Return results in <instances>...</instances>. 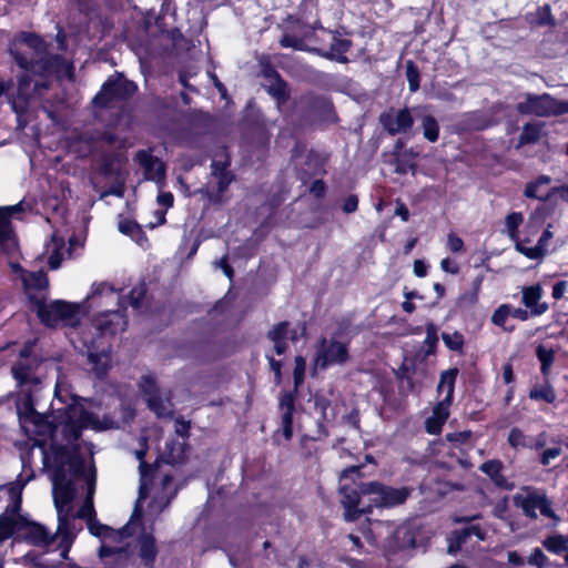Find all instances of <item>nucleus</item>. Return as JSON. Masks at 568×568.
Returning a JSON list of instances; mask_svg holds the SVG:
<instances>
[{
  "label": "nucleus",
  "mask_w": 568,
  "mask_h": 568,
  "mask_svg": "<svg viewBox=\"0 0 568 568\" xmlns=\"http://www.w3.org/2000/svg\"><path fill=\"white\" fill-rule=\"evenodd\" d=\"M31 344L20 352V359L12 367V374L21 388L17 409L19 422L24 433L33 437L36 443L28 456L22 457L23 473L18 479L0 486V500L7 496L9 504L2 516H13L20 509L21 494L26 484L33 478L31 458L37 454L42 469L48 473L52 483V496L58 514V532H64L71 519V501L75 496L74 479L84 471V466L92 458V445L81 440L84 429L102 432L120 428L134 417L130 405L121 408L119 417L103 415L101 407L92 400L75 396L69 383L58 377L54 398L49 415L36 409L38 393L41 389L37 374L39 364L30 357Z\"/></svg>",
  "instance_id": "1"
},
{
  "label": "nucleus",
  "mask_w": 568,
  "mask_h": 568,
  "mask_svg": "<svg viewBox=\"0 0 568 568\" xmlns=\"http://www.w3.org/2000/svg\"><path fill=\"white\" fill-rule=\"evenodd\" d=\"M145 456L144 449H138L135 450V457L140 460V476H141V484H140V493L138 503L134 509V513L129 521V524L121 530L115 531L112 528L99 524L94 519V507H93V496L95 493V470H90V473L87 475V486L88 491L85 496V500L83 506L78 510L77 517L85 519L88 523L89 530L92 535L99 537L102 539V545L99 549V556L101 558L111 557L114 556L116 561H120L121 559L126 557L125 550L120 548H114L110 541L112 540H122L124 537L130 536L131 529L135 525V520L140 517V510L142 507V503L146 497H149L151 489L149 488V473L152 471V467L149 466L143 462V458Z\"/></svg>",
  "instance_id": "2"
},
{
  "label": "nucleus",
  "mask_w": 568,
  "mask_h": 568,
  "mask_svg": "<svg viewBox=\"0 0 568 568\" xmlns=\"http://www.w3.org/2000/svg\"><path fill=\"white\" fill-rule=\"evenodd\" d=\"M359 466H352L341 475V503L347 521L355 520L359 514L369 511L372 507L397 506L408 497L406 488H390L378 483L357 481L355 478H359Z\"/></svg>",
  "instance_id": "3"
},
{
  "label": "nucleus",
  "mask_w": 568,
  "mask_h": 568,
  "mask_svg": "<svg viewBox=\"0 0 568 568\" xmlns=\"http://www.w3.org/2000/svg\"><path fill=\"white\" fill-rule=\"evenodd\" d=\"M11 54L17 64L24 70L18 81V94L23 100L41 97L42 91L49 85L48 81L34 80L31 75L39 74L44 78L53 71V63L64 64L58 57L49 59L42 39L31 33L21 37L20 48L11 49Z\"/></svg>",
  "instance_id": "4"
},
{
  "label": "nucleus",
  "mask_w": 568,
  "mask_h": 568,
  "mask_svg": "<svg viewBox=\"0 0 568 568\" xmlns=\"http://www.w3.org/2000/svg\"><path fill=\"white\" fill-rule=\"evenodd\" d=\"M88 301L91 306H118V310L100 312L95 317L93 325L101 335H113L125 328L126 320L122 312L124 301L120 297L119 290L105 282L93 284Z\"/></svg>",
  "instance_id": "5"
},
{
  "label": "nucleus",
  "mask_w": 568,
  "mask_h": 568,
  "mask_svg": "<svg viewBox=\"0 0 568 568\" xmlns=\"http://www.w3.org/2000/svg\"><path fill=\"white\" fill-rule=\"evenodd\" d=\"M34 306L41 322L49 327L74 326L80 318L81 307L79 304L60 300L45 303L42 298L36 300Z\"/></svg>",
  "instance_id": "6"
},
{
  "label": "nucleus",
  "mask_w": 568,
  "mask_h": 568,
  "mask_svg": "<svg viewBox=\"0 0 568 568\" xmlns=\"http://www.w3.org/2000/svg\"><path fill=\"white\" fill-rule=\"evenodd\" d=\"M520 114L550 116L565 113L564 102H558L550 94L525 93L516 105Z\"/></svg>",
  "instance_id": "7"
},
{
  "label": "nucleus",
  "mask_w": 568,
  "mask_h": 568,
  "mask_svg": "<svg viewBox=\"0 0 568 568\" xmlns=\"http://www.w3.org/2000/svg\"><path fill=\"white\" fill-rule=\"evenodd\" d=\"M514 501L530 518H537V510H539L541 515L554 519L556 523L559 520L552 511L546 495L532 488H524L518 491L514 496Z\"/></svg>",
  "instance_id": "8"
},
{
  "label": "nucleus",
  "mask_w": 568,
  "mask_h": 568,
  "mask_svg": "<svg viewBox=\"0 0 568 568\" xmlns=\"http://www.w3.org/2000/svg\"><path fill=\"white\" fill-rule=\"evenodd\" d=\"M348 358V349L345 343L335 338H323L316 347L315 367L326 368L329 365L344 364Z\"/></svg>",
  "instance_id": "9"
},
{
  "label": "nucleus",
  "mask_w": 568,
  "mask_h": 568,
  "mask_svg": "<svg viewBox=\"0 0 568 568\" xmlns=\"http://www.w3.org/2000/svg\"><path fill=\"white\" fill-rule=\"evenodd\" d=\"M174 437L165 442L161 449V458L168 464H178L185 458V440L187 438L190 424L184 420H174Z\"/></svg>",
  "instance_id": "10"
},
{
  "label": "nucleus",
  "mask_w": 568,
  "mask_h": 568,
  "mask_svg": "<svg viewBox=\"0 0 568 568\" xmlns=\"http://www.w3.org/2000/svg\"><path fill=\"white\" fill-rule=\"evenodd\" d=\"M24 210L23 202L0 206V253L10 254L17 250V240L9 219L18 217Z\"/></svg>",
  "instance_id": "11"
},
{
  "label": "nucleus",
  "mask_w": 568,
  "mask_h": 568,
  "mask_svg": "<svg viewBox=\"0 0 568 568\" xmlns=\"http://www.w3.org/2000/svg\"><path fill=\"white\" fill-rule=\"evenodd\" d=\"M136 87L133 82L122 77L109 79L101 91L94 97L93 103L99 106H106L115 100H122L132 94Z\"/></svg>",
  "instance_id": "12"
},
{
  "label": "nucleus",
  "mask_w": 568,
  "mask_h": 568,
  "mask_svg": "<svg viewBox=\"0 0 568 568\" xmlns=\"http://www.w3.org/2000/svg\"><path fill=\"white\" fill-rule=\"evenodd\" d=\"M134 161L143 169L144 179L154 182L159 189L165 185V165L159 159L153 156L149 151L141 150Z\"/></svg>",
  "instance_id": "13"
},
{
  "label": "nucleus",
  "mask_w": 568,
  "mask_h": 568,
  "mask_svg": "<svg viewBox=\"0 0 568 568\" xmlns=\"http://www.w3.org/2000/svg\"><path fill=\"white\" fill-rule=\"evenodd\" d=\"M8 517L17 523L13 534H20L30 544L36 546L45 547L51 544L52 537L43 526L26 521L20 518L17 513L13 516Z\"/></svg>",
  "instance_id": "14"
},
{
  "label": "nucleus",
  "mask_w": 568,
  "mask_h": 568,
  "mask_svg": "<svg viewBox=\"0 0 568 568\" xmlns=\"http://www.w3.org/2000/svg\"><path fill=\"white\" fill-rule=\"evenodd\" d=\"M140 388L145 396L148 406L159 417L168 416L171 413V404L168 399L163 400L159 395L155 379L151 375H145L140 381Z\"/></svg>",
  "instance_id": "15"
},
{
  "label": "nucleus",
  "mask_w": 568,
  "mask_h": 568,
  "mask_svg": "<svg viewBox=\"0 0 568 568\" xmlns=\"http://www.w3.org/2000/svg\"><path fill=\"white\" fill-rule=\"evenodd\" d=\"M379 121L392 135L407 132L413 125V118L407 109L383 113Z\"/></svg>",
  "instance_id": "16"
},
{
  "label": "nucleus",
  "mask_w": 568,
  "mask_h": 568,
  "mask_svg": "<svg viewBox=\"0 0 568 568\" xmlns=\"http://www.w3.org/2000/svg\"><path fill=\"white\" fill-rule=\"evenodd\" d=\"M551 179L548 175H540L536 180L526 184L524 195L528 199H536L539 201H548L554 194L562 191L568 194V186L566 187H550Z\"/></svg>",
  "instance_id": "17"
},
{
  "label": "nucleus",
  "mask_w": 568,
  "mask_h": 568,
  "mask_svg": "<svg viewBox=\"0 0 568 568\" xmlns=\"http://www.w3.org/2000/svg\"><path fill=\"white\" fill-rule=\"evenodd\" d=\"M542 294L544 290L539 284L524 286L521 288V302L531 316H540L548 311V304L541 302Z\"/></svg>",
  "instance_id": "18"
},
{
  "label": "nucleus",
  "mask_w": 568,
  "mask_h": 568,
  "mask_svg": "<svg viewBox=\"0 0 568 568\" xmlns=\"http://www.w3.org/2000/svg\"><path fill=\"white\" fill-rule=\"evenodd\" d=\"M84 346L88 349V359L91 364V369L97 376H103L111 365L110 352L102 348L98 352V345L95 341H83Z\"/></svg>",
  "instance_id": "19"
},
{
  "label": "nucleus",
  "mask_w": 568,
  "mask_h": 568,
  "mask_svg": "<svg viewBox=\"0 0 568 568\" xmlns=\"http://www.w3.org/2000/svg\"><path fill=\"white\" fill-rule=\"evenodd\" d=\"M22 283L26 290V293L30 301L36 304V300L43 298V290L48 285V278L44 272H30L21 274Z\"/></svg>",
  "instance_id": "20"
},
{
  "label": "nucleus",
  "mask_w": 568,
  "mask_h": 568,
  "mask_svg": "<svg viewBox=\"0 0 568 568\" xmlns=\"http://www.w3.org/2000/svg\"><path fill=\"white\" fill-rule=\"evenodd\" d=\"M45 254L48 255L49 266L52 270L58 268L65 255H70V251L65 248L64 237L53 233L45 246Z\"/></svg>",
  "instance_id": "21"
},
{
  "label": "nucleus",
  "mask_w": 568,
  "mask_h": 568,
  "mask_svg": "<svg viewBox=\"0 0 568 568\" xmlns=\"http://www.w3.org/2000/svg\"><path fill=\"white\" fill-rule=\"evenodd\" d=\"M450 403L440 400L433 409L432 416L426 419L425 428L428 434L437 435L449 416Z\"/></svg>",
  "instance_id": "22"
},
{
  "label": "nucleus",
  "mask_w": 568,
  "mask_h": 568,
  "mask_svg": "<svg viewBox=\"0 0 568 568\" xmlns=\"http://www.w3.org/2000/svg\"><path fill=\"white\" fill-rule=\"evenodd\" d=\"M471 536L477 537L479 540L485 539V531L478 526H470L462 531H456L450 539V544L448 546V552L455 554L462 548V545L466 542L468 538Z\"/></svg>",
  "instance_id": "23"
},
{
  "label": "nucleus",
  "mask_w": 568,
  "mask_h": 568,
  "mask_svg": "<svg viewBox=\"0 0 568 568\" xmlns=\"http://www.w3.org/2000/svg\"><path fill=\"white\" fill-rule=\"evenodd\" d=\"M170 483H171V477L164 476V478L162 479V483H161V485H162L161 497L153 495L152 501L149 505V514L150 515L159 514L162 509H164L170 504V500L172 498L171 491L168 490V486Z\"/></svg>",
  "instance_id": "24"
},
{
  "label": "nucleus",
  "mask_w": 568,
  "mask_h": 568,
  "mask_svg": "<svg viewBox=\"0 0 568 568\" xmlns=\"http://www.w3.org/2000/svg\"><path fill=\"white\" fill-rule=\"evenodd\" d=\"M287 327L288 324L286 322H282L273 327L270 331L268 337L274 343V349L277 355H282L285 353L286 345V336H287Z\"/></svg>",
  "instance_id": "25"
},
{
  "label": "nucleus",
  "mask_w": 568,
  "mask_h": 568,
  "mask_svg": "<svg viewBox=\"0 0 568 568\" xmlns=\"http://www.w3.org/2000/svg\"><path fill=\"white\" fill-rule=\"evenodd\" d=\"M456 376H457L456 368L448 369L440 375V381H439L437 390L439 393H445V397L442 399L443 402L452 404Z\"/></svg>",
  "instance_id": "26"
},
{
  "label": "nucleus",
  "mask_w": 568,
  "mask_h": 568,
  "mask_svg": "<svg viewBox=\"0 0 568 568\" xmlns=\"http://www.w3.org/2000/svg\"><path fill=\"white\" fill-rule=\"evenodd\" d=\"M479 469L487 476H489L497 486L509 488L507 485V480L501 475L503 464L499 460H488L481 464Z\"/></svg>",
  "instance_id": "27"
},
{
  "label": "nucleus",
  "mask_w": 568,
  "mask_h": 568,
  "mask_svg": "<svg viewBox=\"0 0 568 568\" xmlns=\"http://www.w3.org/2000/svg\"><path fill=\"white\" fill-rule=\"evenodd\" d=\"M524 223V214L520 212H511L505 217V234L511 242L520 239L519 226Z\"/></svg>",
  "instance_id": "28"
},
{
  "label": "nucleus",
  "mask_w": 568,
  "mask_h": 568,
  "mask_svg": "<svg viewBox=\"0 0 568 568\" xmlns=\"http://www.w3.org/2000/svg\"><path fill=\"white\" fill-rule=\"evenodd\" d=\"M212 174L217 180V192L222 194L233 181V175L224 163L216 161L212 163Z\"/></svg>",
  "instance_id": "29"
},
{
  "label": "nucleus",
  "mask_w": 568,
  "mask_h": 568,
  "mask_svg": "<svg viewBox=\"0 0 568 568\" xmlns=\"http://www.w3.org/2000/svg\"><path fill=\"white\" fill-rule=\"evenodd\" d=\"M119 231L123 234H126L132 237L139 245L143 246L144 243L148 242L146 237L143 235L140 226L130 220H124L119 223Z\"/></svg>",
  "instance_id": "30"
},
{
  "label": "nucleus",
  "mask_w": 568,
  "mask_h": 568,
  "mask_svg": "<svg viewBox=\"0 0 568 568\" xmlns=\"http://www.w3.org/2000/svg\"><path fill=\"white\" fill-rule=\"evenodd\" d=\"M527 242H529L528 237H525V239L520 237V239L514 241L513 243H514L516 251L529 260H541L546 255L545 252L539 247L538 244H536L535 246L528 247L525 245V243H527Z\"/></svg>",
  "instance_id": "31"
},
{
  "label": "nucleus",
  "mask_w": 568,
  "mask_h": 568,
  "mask_svg": "<svg viewBox=\"0 0 568 568\" xmlns=\"http://www.w3.org/2000/svg\"><path fill=\"white\" fill-rule=\"evenodd\" d=\"M282 407L285 409L282 416V429L283 435L286 440L292 437V413H293V400L291 397H287L282 400Z\"/></svg>",
  "instance_id": "32"
},
{
  "label": "nucleus",
  "mask_w": 568,
  "mask_h": 568,
  "mask_svg": "<svg viewBox=\"0 0 568 568\" xmlns=\"http://www.w3.org/2000/svg\"><path fill=\"white\" fill-rule=\"evenodd\" d=\"M332 39L333 43L325 55L336 61L345 62L344 53L348 50L351 42L346 39H335V37H332Z\"/></svg>",
  "instance_id": "33"
},
{
  "label": "nucleus",
  "mask_w": 568,
  "mask_h": 568,
  "mask_svg": "<svg viewBox=\"0 0 568 568\" xmlns=\"http://www.w3.org/2000/svg\"><path fill=\"white\" fill-rule=\"evenodd\" d=\"M544 547L552 554H561L568 550V537L564 535H554L546 538Z\"/></svg>",
  "instance_id": "34"
},
{
  "label": "nucleus",
  "mask_w": 568,
  "mask_h": 568,
  "mask_svg": "<svg viewBox=\"0 0 568 568\" xmlns=\"http://www.w3.org/2000/svg\"><path fill=\"white\" fill-rule=\"evenodd\" d=\"M541 133V125L538 123H528L524 125L519 136V145H526L538 141Z\"/></svg>",
  "instance_id": "35"
},
{
  "label": "nucleus",
  "mask_w": 568,
  "mask_h": 568,
  "mask_svg": "<svg viewBox=\"0 0 568 568\" xmlns=\"http://www.w3.org/2000/svg\"><path fill=\"white\" fill-rule=\"evenodd\" d=\"M422 128L425 139H427L429 142L437 141L439 126L437 121L432 115H425L423 118Z\"/></svg>",
  "instance_id": "36"
},
{
  "label": "nucleus",
  "mask_w": 568,
  "mask_h": 568,
  "mask_svg": "<svg viewBox=\"0 0 568 568\" xmlns=\"http://www.w3.org/2000/svg\"><path fill=\"white\" fill-rule=\"evenodd\" d=\"M442 338L447 348L455 352H462L464 347V336L462 333L456 331L453 333H443Z\"/></svg>",
  "instance_id": "37"
},
{
  "label": "nucleus",
  "mask_w": 568,
  "mask_h": 568,
  "mask_svg": "<svg viewBox=\"0 0 568 568\" xmlns=\"http://www.w3.org/2000/svg\"><path fill=\"white\" fill-rule=\"evenodd\" d=\"M510 316V305L509 304H501L493 314L491 322L504 328L505 331H511L513 327L507 328L506 322L508 317Z\"/></svg>",
  "instance_id": "38"
},
{
  "label": "nucleus",
  "mask_w": 568,
  "mask_h": 568,
  "mask_svg": "<svg viewBox=\"0 0 568 568\" xmlns=\"http://www.w3.org/2000/svg\"><path fill=\"white\" fill-rule=\"evenodd\" d=\"M267 91L278 102L286 99V84L277 77H274V81L268 85Z\"/></svg>",
  "instance_id": "39"
},
{
  "label": "nucleus",
  "mask_w": 568,
  "mask_h": 568,
  "mask_svg": "<svg viewBox=\"0 0 568 568\" xmlns=\"http://www.w3.org/2000/svg\"><path fill=\"white\" fill-rule=\"evenodd\" d=\"M73 150L84 156L92 150V139L87 135H80L71 144Z\"/></svg>",
  "instance_id": "40"
},
{
  "label": "nucleus",
  "mask_w": 568,
  "mask_h": 568,
  "mask_svg": "<svg viewBox=\"0 0 568 568\" xmlns=\"http://www.w3.org/2000/svg\"><path fill=\"white\" fill-rule=\"evenodd\" d=\"M508 444L513 448H524L527 447L528 444L526 442V436L519 428H511L508 434Z\"/></svg>",
  "instance_id": "41"
},
{
  "label": "nucleus",
  "mask_w": 568,
  "mask_h": 568,
  "mask_svg": "<svg viewBox=\"0 0 568 568\" xmlns=\"http://www.w3.org/2000/svg\"><path fill=\"white\" fill-rule=\"evenodd\" d=\"M529 397L532 399H542L547 403H552L556 398L552 388L549 386L531 389Z\"/></svg>",
  "instance_id": "42"
},
{
  "label": "nucleus",
  "mask_w": 568,
  "mask_h": 568,
  "mask_svg": "<svg viewBox=\"0 0 568 568\" xmlns=\"http://www.w3.org/2000/svg\"><path fill=\"white\" fill-rule=\"evenodd\" d=\"M305 369H306L305 358L302 357V356H296V358H295V367H294V372H293L294 384H295L296 387H298L303 383L304 375H305Z\"/></svg>",
  "instance_id": "43"
},
{
  "label": "nucleus",
  "mask_w": 568,
  "mask_h": 568,
  "mask_svg": "<svg viewBox=\"0 0 568 568\" xmlns=\"http://www.w3.org/2000/svg\"><path fill=\"white\" fill-rule=\"evenodd\" d=\"M447 247L452 253H464L465 244L464 241L455 233L447 235Z\"/></svg>",
  "instance_id": "44"
},
{
  "label": "nucleus",
  "mask_w": 568,
  "mask_h": 568,
  "mask_svg": "<svg viewBox=\"0 0 568 568\" xmlns=\"http://www.w3.org/2000/svg\"><path fill=\"white\" fill-rule=\"evenodd\" d=\"M547 557L546 555L542 552L541 549L539 548H535L530 556L528 557V560L527 562L531 566H536L538 568H544L547 564Z\"/></svg>",
  "instance_id": "45"
},
{
  "label": "nucleus",
  "mask_w": 568,
  "mask_h": 568,
  "mask_svg": "<svg viewBox=\"0 0 568 568\" xmlns=\"http://www.w3.org/2000/svg\"><path fill=\"white\" fill-rule=\"evenodd\" d=\"M551 296L557 301L568 297V278L561 280L552 286Z\"/></svg>",
  "instance_id": "46"
},
{
  "label": "nucleus",
  "mask_w": 568,
  "mask_h": 568,
  "mask_svg": "<svg viewBox=\"0 0 568 568\" xmlns=\"http://www.w3.org/2000/svg\"><path fill=\"white\" fill-rule=\"evenodd\" d=\"M438 336H437V327L433 323H428L426 325V338L425 344L429 348H434L437 345Z\"/></svg>",
  "instance_id": "47"
},
{
  "label": "nucleus",
  "mask_w": 568,
  "mask_h": 568,
  "mask_svg": "<svg viewBox=\"0 0 568 568\" xmlns=\"http://www.w3.org/2000/svg\"><path fill=\"white\" fill-rule=\"evenodd\" d=\"M538 358L541 363V371L545 373L554 362V354L549 351H546L541 347L538 348Z\"/></svg>",
  "instance_id": "48"
},
{
  "label": "nucleus",
  "mask_w": 568,
  "mask_h": 568,
  "mask_svg": "<svg viewBox=\"0 0 568 568\" xmlns=\"http://www.w3.org/2000/svg\"><path fill=\"white\" fill-rule=\"evenodd\" d=\"M394 537L396 539L403 538L402 542L397 544L395 548H402L413 542V538L408 534V529L405 526L398 527L395 532Z\"/></svg>",
  "instance_id": "49"
},
{
  "label": "nucleus",
  "mask_w": 568,
  "mask_h": 568,
  "mask_svg": "<svg viewBox=\"0 0 568 568\" xmlns=\"http://www.w3.org/2000/svg\"><path fill=\"white\" fill-rule=\"evenodd\" d=\"M159 190H162V189H159ZM173 202H174V197L171 192H163V191L159 192V194L156 196V203L160 206H163L164 210L168 211L173 205Z\"/></svg>",
  "instance_id": "50"
},
{
  "label": "nucleus",
  "mask_w": 568,
  "mask_h": 568,
  "mask_svg": "<svg viewBox=\"0 0 568 568\" xmlns=\"http://www.w3.org/2000/svg\"><path fill=\"white\" fill-rule=\"evenodd\" d=\"M561 454V448L560 447H552V448H548L546 449L542 455H541V458H540V463L542 465H549L550 462L552 459H556L557 457H559Z\"/></svg>",
  "instance_id": "51"
},
{
  "label": "nucleus",
  "mask_w": 568,
  "mask_h": 568,
  "mask_svg": "<svg viewBox=\"0 0 568 568\" xmlns=\"http://www.w3.org/2000/svg\"><path fill=\"white\" fill-rule=\"evenodd\" d=\"M144 293H145V290L144 287L141 285V286H138V287H134L132 291H131V294H130V304L133 306V307H138L144 296Z\"/></svg>",
  "instance_id": "52"
},
{
  "label": "nucleus",
  "mask_w": 568,
  "mask_h": 568,
  "mask_svg": "<svg viewBox=\"0 0 568 568\" xmlns=\"http://www.w3.org/2000/svg\"><path fill=\"white\" fill-rule=\"evenodd\" d=\"M407 79L410 91H416L418 89V74L410 62L407 64Z\"/></svg>",
  "instance_id": "53"
},
{
  "label": "nucleus",
  "mask_w": 568,
  "mask_h": 568,
  "mask_svg": "<svg viewBox=\"0 0 568 568\" xmlns=\"http://www.w3.org/2000/svg\"><path fill=\"white\" fill-rule=\"evenodd\" d=\"M281 45L282 47H291V48H294V49H297V50H304V45H303V42L302 40H298V39H295L293 37H290V36H284L282 39H281Z\"/></svg>",
  "instance_id": "54"
},
{
  "label": "nucleus",
  "mask_w": 568,
  "mask_h": 568,
  "mask_svg": "<svg viewBox=\"0 0 568 568\" xmlns=\"http://www.w3.org/2000/svg\"><path fill=\"white\" fill-rule=\"evenodd\" d=\"M440 268L445 273L457 274L459 272L458 265L449 257L443 258L440 262Z\"/></svg>",
  "instance_id": "55"
},
{
  "label": "nucleus",
  "mask_w": 568,
  "mask_h": 568,
  "mask_svg": "<svg viewBox=\"0 0 568 568\" xmlns=\"http://www.w3.org/2000/svg\"><path fill=\"white\" fill-rule=\"evenodd\" d=\"M552 236H554V234H552V232H551V231L549 230V227H548V229H546V230L542 232L541 236H540V237H539V240H538V243H537V244H538V245H539V247L545 252V254H546V253H547V251H548V243H549V241L552 239Z\"/></svg>",
  "instance_id": "56"
},
{
  "label": "nucleus",
  "mask_w": 568,
  "mask_h": 568,
  "mask_svg": "<svg viewBox=\"0 0 568 568\" xmlns=\"http://www.w3.org/2000/svg\"><path fill=\"white\" fill-rule=\"evenodd\" d=\"M510 316H513V317H515V318H517V320H519V321L525 322V321H527V320L529 318V316H531V315H530V313H529V311H528L527 308H526V310L520 308V307L514 308V307L510 305Z\"/></svg>",
  "instance_id": "57"
},
{
  "label": "nucleus",
  "mask_w": 568,
  "mask_h": 568,
  "mask_svg": "<svg viewBox=\"0 0 568 568\" xmlns=\"http://www.w3.org/2000/svg\"><path fill=\"white\" fill-rule=\"evenodd\" d=\"M414 274L417 277H425L427 275V265L422 260H416L414 262Z\"/></svg>",
  "instance_id": "58"
},
{
  "label": "nucleus",
  "mask_w": 568,
  "mask_h": 568,
  "mask_svg": "<svg viewBox=\"0 0 568 568\" xmlns=\"http://www.w3.org/2000/svg\"><path fill=\"white\" fill-rule=\"evenodd\" d=\"M165 214H166V210H156L155 213H154V216H155V221L154 222H149V226L151 229H154L158 225H161L165 222Z\"/></svg>",
  "instance_id": "59"
},
{
  "label": "nucleus",
  "mask_w": 568,
  "mask_h": 568,
  "mask_svg": "<svg viewBox=\"0 0 568 568\" xmlns=\"http://www.w3.org/2000/svg\"><path fill=\"white\" fill-rule=\"evenodd\" d=\"M357 204H358L357 197L356 196H349L344 202L343 210L346 213H352V212L357 210Z\"/></svg>",
  "instance_id": "60"
},
{
  "label": "nucleus",
  "mask_w": 568,
  "mask_h": 568,
  "mask_svg": "<svg viewBox=\"0 0 568 568\" xmlns=\"http://www.w3.org/2000/svg\"><path fill=\"white\" fill-rule=\"evenodd\" d=\"M395 214L399 216L404 222L408 221L409 213L405 204L399 203L396 207Z\"/></svg>",
  "instance_id": "61"
},
{
  "label": "nucleus",
  "mask_w": 568,
  "mask_h": 568,
  "mask_svg": "<svg viewBox=\"0 0 568 568\" xmlns=\"http://www.w3.org/2000/svg\"><path fill=\"white\" fill-rule=\"evenodd\" d=\"M508 561L511 564V565H515V566H520L524 564V559L521 558V556L519 554H517L516 551H509L508 552Z\"/></svg>",
  "instance_id": "62"
},
{
  "label": "nucleus",
  "mask_w": 568,
  "mask_h": 568,
  "mask_svg": "<svg viewBox=\"0 0 568 568\" xmlns=\"http://www.w3.org/2000/svg\"><path fill=\"white\" fill-rule=\"evenodd\" d=\"M216 265H219V266L223 270L224 274H225L229 278H231V277H232V275H233V271H232L231 266L227 264V262H226V258H225V257H223L221 261H219V262L216 263Z\"/></svg>",
  "instance_id": "63"
},
{
  "label": "nucleus",
  "mask_w": 568,
  "mask_h": 568,
  "mask_svg": "<svg viewBox=\"0 0 568 568\" xmlns=\"http://www.w3.org/2000/svg\"><path fill=\"white\" fill-rule=\"evenodd\" d=\"M311 192L315 195V196H320L322 195V193L324 192V184L322 181H315L311 187Z\"/></svg>",
  "instance_id": "64"
}]
</instances>
